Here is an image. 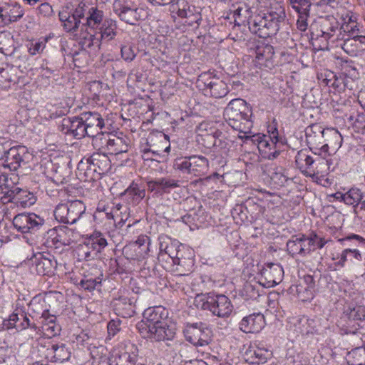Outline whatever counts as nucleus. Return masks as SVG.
<instances>
[{"label": "nucleus", "mask_w": 365, "mask_h": 365, "mask_svg": "<svg viewBox=\"0 0 365 365\" xmlns=\"http://www.w3.org/2000/svg\"><path fill=\"white\" fill-rule=\"evenodd\" d=\"M6 26L21 19L24 11L18 3L5 4L3 6Z\"/></svg>", "instance_id": "nucleus-38"}, {"label": "nucleus", "mask_w": 365, "mask_h": 365, "mask_svg": "<svg viewBox=\"0 0 365 365\" xmlns=\"http://www.w3.org/2000/svg\"><path fill=\"white\" fill-rule=\"evenodd\" d=\"M71 231L67 227H58L53 229H51L47 232L48 239H55L56 242H58L59 245H68L71 243V239L68 237V234Z\"/></svg>", "instance_id": "nucleus-42"}, {"label": "nucleus", "mask_w": 365, "mask_h": 365, "mask_svg": "<svg viewBox=\"0 0 365 365\" xmlns=\"http://www.w3.org/2000/svg\"><path fill=\"white\" fill-rule=\"evenodd\" d=\"M128 138L125 136H117L111 134L107 152L111 155L126 153L128 150Z\"/></svg>", "instance_id": "nucleus-37"}, {"label": "nucleus", "mask_w": 365, "mask_h": 365, "mask_svg": "<svg viewBox=\"0 0 365 365\" xmlns=\"http://www.w3.org/2000/svg\"><path fill=\"white\" fill-rule=\"evenodd\" d=\"M348 119L358 131L365 130V112L359 113L356 115H350Z\"/></svg>", "instance_id": "nucleus-56"}, {"label": "nucleus", "mask_w": 365, "mask_h": 365, "mask_svg": "<svg viewBox=\"0 0 365 365\" xmlns=\"http://www.w3.org/2000/svg\"><path fill=\"white\" fill-rule=\"evenodd\" d=\"M60 130L64 134L73 135L78 139L86 136L81 114L73 118H64L60 125Z\"/></svg>", "instance_id": "nucleus-25"}, {"label": "nucleus", "mask_w": 365, "mask_h": 365, "mask_svg": "<svg viewBox=\"0 0 365 365\" xmlns=\"http://www.w3.org/2000/svg\"><path fill=\"white\" fill-rule=\"evenodd\" d=\"M314 162V157L310 155L307 157V159L302 163L303 165H299L298 168L302 170V173L307 177H309L311 175V170L313 168V164Z\"/></svg>", "instance_id": "nucleus-62"}, {"label": "nucleus", "mask_w": 365, "mask_h": 365, "mask_svg": "<svg viewBox=\"0 0 365 365\" xmlns=\"http://www.w3.org/2000/svg\"><path fill=\"white\" fill-rule=\"evenodd\" d=\"M143 317L136 328L143 338L160 342L175 337V326L168 324V311L164 307H148L143 312Z\"/></svg>", "instance_id": "nucleus-1"}, {"label": "nucleus", "mask_w": 365, "mask_h": 365, "mask_svg": "<svg viewBox=\"0 0 365 365\" xmlns=\"http://www.w3.org/2000/svg\"><path fill=\"white\" fill-rule=\"evenodd\" d=\"M114 307L118 315L125 317L133 313L132 302L128 297H120L114 301Z\"/></svg>", "instance_id": "nucleus-45"}, {"label": "nucleus", "mask_w": 365, "mask_h": 365, "mask_svg": "<svg viewBox=\"0 0 365 365\" xmlns=\"http://www.w3.org/2000/svg\"><path fill=\"white\" fill-rule=\"evenodd\" d=\"M28 155L25 146L18 145L12 147L4 151L3 156L0 158V165L9 168L11 171L16 170L24 163L26 156Z\"/></svg>", "instance_id": "nucleus-12"}, {"label": "nucleus", "mask_w": 365, "mask_h": 365, "mask_svg": "<svg viewBox=\"0 0 365 365\" xmlns=\"http://www.w3.org/2000/svg\"><path fill=\"white\" fill-rule=\"evenodd\" d=\"M86 245L97 252H100L107 246L108 242L101 232L95 231L88 239Z\"/></svg>", "instance_id": "nucleus-47"}, {"label": "nucleus", "mask_w": 365, "mask_h": 365, "mask_svg": "<svg viewBox=\"0 0 365 365\" xmlns=\"http://www.w3.org/2000/svg\"><path fill=\"white\" fill-rule=\"evenodd\" d=\"M1 202L3 204L13 202L17 206L26 208L35 203L36 197L33 193L27 190L15 187L6 191L2 197H1Z\"/></svg>", "instance_id": "nucleus-14"}, {"label": "nucleus", "mask_w": 365, "mask_h": 365, "mask_svg": "<svg viewBox=\"0 0 365 365\" xmlns=\"http://www.w3.org/2000/svg\"><path fill=\"white\" fill-rule=\"evenodd\" d=\"M160 142L164 144L160 149H152L151 146L149 148L144 147L141 148L143 153L142 157L145 160H155L158 162H163L167 159V155L170 150V141L167 138V135L161 133L160 134Z\"/></svg>", "instance_id": "nucleus-21"}, {"label": "nucleus", "mask_w": 365, "mask_h": 365, "mask_svg": "<svg viewBox=\"0 0 365 365\" xmlns=\"http://www.w3.org/2000/svg\"><path fill=\"white\" fill-rule=\"evenodd\" d=\"M184 336L187 341L194 346H205L212 341V331L202 322L187 324L185 330Z\"/></svg>", "instance_id": "nucleus-9"}, {"label": "nucleus", "mask_w": 365, "mask_h": 365, "mask_svg": "<svg viewBox=\"0 0 365 365\" xmlns=\"http://www.w3.org/2000/svg\"><path fill=\"white\" fill-rule=\"evenodd\" d=\"M158 239L160 242L158 259H164V256L168 255L173 262L174 259H176L182 254L181 248L183 247L178 241L172 240L167 235L160 236Z\"/></svg>", "instance_id": "nucleus-20"}, {"label": "nucleus", "mask_w": 365, "mask_h": 365, "mask_svg": "<svg viewBox=\"0 0 365 365\" xmlns=\"http://www.w3.org/2000/svg\"><path fill=\"white\" fill-rule=\"evenodd\" d=\"M99 38L100 40L110 41L116 36L117 24L115 20L107 19L103 24L99 27Z\"/></svg>", "instance_id": "nucleus-43"}, {"label": "nucleus", "mask_w": 365, "mask_h": 365, "mask_svg": "<svg viewBox=\"0 0 365 365\" xmlns=\"http://www.w3.org/2000/svg\"><path fill=\"white\" fill-rule=\"evenodd\" d=\"M113 10L122 21L130 25H135L144 12L143 9L133 0H115Z\"/></svg>", "instance_id": "nucleus-8"}, {"label": "nucleus", "mask_w": 365, "mask_h": 365, "mask_svg": "<svg viewBox=\"0 0 365 365\" xmlns=\"http://www.w3.org/2000/svg\"><path fill=\"white\" fill-rule=\"evenodd\" d=\"M85 135L94 136L105 126L104 120L97 112H84L81 113Z\"/></svg>", "instance_id": "nucleus-17"}, {"label": "nucleus", "mask_w": 365, "mask_h": 365, "mask_svg": "<svg viewBox=\"0 0 365 365\" xmlns=\"http://www.w3.org/2000/svg\"><path fill=\"white\" fill-rule=\"evenodd\" d=\"M247 361H250L251 364H263L267 360L269 354L267 350L255 347L250 348L245 352Z\"/></svg>", "instance_id": "nucleus-44"}, {"label": "nucleus", "mask_w": 365, "mask_h": 365, "mask_svg": "<svg viewBox=\"0 0 365 365\" xmlns=\"http://www.w3.org/2000/svg\"><path fill=\"white\" fill-rule=\"evenodd\" d=\"M289 323V329L297 335L309 336L317 331L315 321L304 316L293 317Z\"/></svg>", "instance_id": "nucleus-18"}, {"label": "nucleus", "mask_w": 365, "mask_h": 365, "mask_svg": "<svg viewBox=\"0 0 365 365\" xmlns=\"http://www.w3.org/2000/svg\"><path fill=\"white\" fill-rule=\"evenodd\" d=\"M173 264L177 265L175 271L178 275L185 276L191 272L193 266V260L190 257H184L181 254L176 259H174Z\"/></svg>", "instance_id": "nucleus-46"}, {"label": "nucleus", "mask_w": 365, "mask_h": 365, "mask_svg": "<svg viewBox=\"0 0 365 365\" xmlns=\"http://www.w3.org/2000/svg\"><path fill=\"white\" fill-rule=\"evenodd\" d=\"M32 261L38 274L51 276L54 274L57 262L51 254L38 253Z\"/></svg>", "instance_id": "nucleus-22"}, {"label": "nucleus", "mask_w": 365, "mask_h": 365, "mask_svg": "<svg viewBox=\"0 0 365 365\" xmlns=\"http://www.w3.org/2000/svg\"><path fill=\"white\" fill-rule=\"evenodd\" d=\"M250 9L247 7L244 9L243 7L239 6L236 9L233 13L235 25L240 26L241 24L244 23L245 19L247 18Z\"/></svg>", "instance_id": "nucleus-57"}, {"label": "nucleus", "mask_w": 365, "mask_h": 365, "mask_svg": "<svg viewBox=\"0 0 365 365\" xmlns=\"http://www.w3.org/2000/svg\"><path fill=\"white\" fill-rule=\"evenodd\" d=\"M288 177L284 174V170L282 167L276 168L271 175V180L277 186H284L288 180Z\"/></svg>", "instance_id": "nucleus-53"}, {"label": "nucleus", "mask_w": 365, "mask_h": 365, "mask_svg": "<svg viewBox=\"0 0 365 365\" xmlns=\"http://www.w3.org/2000/svg\"><path fill=\"white\" fill-rule=\"evenodd\" d=\"M303 281L306 284V287L304 288L305 290L307 292H309L310 294L312 295L316 286V282L314 277L310 274H307L304 277Z\"/></svg>", "instance_id": "nucleus-64"}, {"label": "nucleus", "mask_w": 365, "mask_h": 365, "mask_svg": "<svg viewBox=\"0 0 365 365\" xmlns=\"http://www.w3.org/2000/svg\"><path fill=\"white\" fill-rule=\"evenodd\" d=\"M256 59L262 66L271 68L274 66V47L269 44L261 43L256 46Z\"/></svg>", "instance_id": "nucleus-30"}, {"label": "nucleus", "mask_w": 365, "mask_h": 365, "mask_svg": "<svg viewBox=\"0 0 365 365\" xmlns=\"http://www.w3.org/2000/svg\"><path fill=\"white\" fill-rule=\"evenodd\" d=\"M123 195L129 203L136 205L145 197V190L138 183L133 182L124 191Z\"/></svg>", "instance_id": "nucleus-39"}, {"label": "nucleus", "mask_w": 365, "mask_h": 365, "mask_svg": "<svg viewBox=\"0 0 365 365\" xmlns=\"http://www.w3.org/2000/svg\"><path fill=\"white\" fill-rule=\"evenodd\" d=\"M87 11V5L80 3L75 9L70 11H62L58 14L59 19L63 24V27L67 32H76L79 28L82 30L81 20L84 19Z\"/></svg>", "instance_id": "nucleus-10"}, {"label": "nucleus", "mask_w": 365, "mask_h": 365, "mask_svg": "<svg viewBox=\"0 0 365 365\" xmlns=\"http://www.w3.org/2000/svg\"><path fill=\"white\" fill-rule=\"evenodd\" d=\"M312 4L314 3L310 0H299L297 4L294 6V9L298 14H309V7Z\"/></svg>", "instance_id": "nucleus-63"}, {"label": "nucleus", "mask_w": 365, "mask_h": 365, "mask_svg": "<svg viewBox=\"0 0 365 365\" xmlns=\"http://www.w3.org/2000/svg\"><path fill=\"white\" fill-rule=\"evenodd\" d=\"M82 24V31L87 30L88 28L94 29L98 28L103 22L104 13L102 10L96 6L88 7L87 6V11Z\"/></svg>", "instance_id": "nucleus-33"}, {"label": "nucleus", "mask_w": 365, "mask_h": 365, "mask_svg": "<svg viewBox=\"0 0 365 365\" xmlns=\"http://www.w3.org/2000/svg\"><path fill=\"white\" fill-rule=\"evenodd\" d=\"M260 284L267 288H270L279 284L283 279L284 270L282 267L277 263H267L261 270Z\"/></svg>", "instance_id": "nucleus-15"}, {"label": "nucleus", "mask_w": 365, "mask_h": 365, "mask_svg": "<svg viewBox=\"0 0 365 365\" xmlns=\"http://www.w3.org/2000/svg\"><path fill=\"white\" fill-rule=\"evenodd\" d=\"M43 224L44 220L34 213L19 214L13 220L14 227L22 233L34 232Z\"/></svg>", "instance_id": "nucleus-13"}, {"label": "nucleus", "mask_w": 365, "mask_h": 365, "mask_svg": "<svg viewBox=\"0 0 365 365\" xmlns=\"http://www.w3.org/2000/svg\"><path fill=\"white\" fill-rule=\"evenodd\" d=\"M86 207L81 200L59 203L54 210L55 219L65 224H75L85 213Z\"/></svg>", "instance_id": "nucleus-7"}, {"label": "nucleus", "mask_w": 365, "mask_h": 365, "mask_svg": "<svg viewBox=\"0 0 365 365\" xmlns=\"http://www.w3.org/2000/svg\"><path fill=\"white\" fill-rule=\"evenodd\" d=\"M86 160L88 165V169L93 170L99 174L108 172L110 168V160L108 155L104 153H94Z\"/></svg>", "instance_id": "nucleus-29"}, {"label": "nucleus", "mask_w": 365, "mask_h": 365, "mask_svg": "<svg viewBox=\"0 0 365 365\" xmlns=\"http://www.w3.org/2000/svg\"><path fill=\"white\" fill-rule=\"evenodd\" d=\"M46 43V41L45 40L31 42L29 46V53L33 56L40 53L45 48Z\"/></svg>", "instance_id": "nucleus-61"}, {"label": "nucleus", "mask_w": 365, "mask_h": 365, "mask_svg": "<svg viewBox=\"0 0 365 365\" xmlns=\"http://www.w3.org/2000/svg\"><path fill=\"white\" fill-rule=\"evenodd\" d=\"M364 309L359 307L354 308H349L345 311L346 315L351 320H362L364 319L365 315L364 314Z\"/></svg>", "instance_id": "nucleus-58"}, {"label": "nucleus", "mask_w": 365, "mask_h": 365, "mask_svg": "<svg viewBox=\"0 0 365 365\" xmlns=\"http://www.w3.org/2000/svg\"><path fill=\"white\" fill-rule=\"evenodd\" d=\"M120 53L122 58L125 61L128 62L132 61L136 56V53L134 51L131 45H125L121 46Z\"/></svg>", "instance_id": "nucleus-60"}, {"label": "nucleus", "mask_w": 365, "mask_h": 365, "mask_svg": "<svg viewBox=\"0 0 365 365\" xmlns=\"http://www.w3.org/2000/svg\"><path fill=\"white\" fill-rule=\"evenodd\" d=\"M79 45L84 50L90 48L93 46L100 47L101 40L99 37L96 36V34L90 32H86L82 34L78 42Z\"/></svg>", "instance_id": "nucleus-50"}, {"label": "nucleus", "mask_w": 365, "mask_h": 365, "mask_svg": "<svg viewBox=\"0 0 365 365\" xmlns=\"http://www.w3.org/2000/svg\"><path fill=\"white\" fill-rule=\"evenodd\" d=\"M137 346L131 344L127 351L109 359V365H136L138 357Z\"/></svg>", "instance_id": "nucleus-32"}, {"label": "nucleus", "mask_w": 365, "mask_h": 365, "mask_svg": "<svg viewBox=\"0 0 365 365\" xmlns=\"http://www.w3.org/2000/svg\"><path fill=\"white\" fill-rule=\"evenodd\" d=\"M251 115L252 108L241 98L230 101L224 110V117L229 125L244 135L250 133L252 128Z\"/></svg>", "instance_id": "nucleus-3"}, {"label": "nucleus", "mask_w": 365, "mask_h": 365, "mask_svg": "<svg viewBox=\"0 0 365 365\" xmlns=\"http://www.w3.org/2000/svg\"><path fill=\"white\" fill-rule=\"evenodd\" d=\"M208 124L202 123L197 128L196 140L198 144L206 148H211L216 144V136H221L222 133L217 129L210 128L207 130Z\"/></svg>", "instance_id": "nucleus-24"}, {"label": "nucleus", "mask_w": 365, "mask_h": 365, "mask_svg": "<svg viewBox=\"0 0 365 365\" xmlns=\"http://www.w3.org/2000/svg\"><path fill=\"white\" fill-rule=\"evenodd\" d=\"M338 41H342L343 43L341 45V48L349 55H356L359 51L356 40L353 37H345L344 36H336Z\"/></svg>", "instance_id": "nucleus-51"}, {"label": "nucleus", "mask_w": 365, "mask_h": 365, "mask_svg": "<svg viewBox=\"0 0 365 365\" xmlns=\"http://www.w3.org/2000/svg\"><path fill=\"white\" fill-rule=\"evenodd\" d=\"M110 136L111 133H103L101 131L94 136H91L93 138V146L98 150L107 151Z\"/></svg>", "instance_id": "nucleus-48"}, {"label": "nucleus", "mask_w": 365, "mask_h": 365, "mask_svg": "<svg viewBox=\"0 0 365 365\" xmlns=\"http://www.w3.org/2000/svg\"><path fill=\"white\" fill-rule=\"evenodd\" d=\"M326 243L327 241L324 239L319 237L316 233L312 232L307 237V246H310L312 251H314L316 247L322 249Z\"/></svg>", "instance_id": "nucleus-54"}, {"label": "nucleus", "mask_w": 365, "mask_h": 365, "mask_svg": "<svg viewBox=\"0 0 365 365\" xmlns=\"http://www.w3.org/2000/svg\"><path fill=\"white\" fill-rule=\"evenodd\" d=\"M148 187L152 190L169 193L171 190L179 187L178 180L170 178H160L148 182Z\"/></svg>", "instance_id": "nucleus-36"}, {"label": "nucleus", "mask_w": 365, "mask_h": 365, "mask_svg": "<svg viewBox=\"0 0 365 365\" xmlns=\"http://www.w3.org/2000/svg\"><path fill=\"white\" fill-rule=\"evenodd\" d=\"M197 83L205 93L216 98H222L228 93L225 82L210 73H201Z\"/></svg>", "instance_id": "nucleus-11"}, {"label": "nucleus", "mask_w": 365, "mask_h": 365, "mask_svg": "<svg viewBox=\"0 0 365 365\" xmlns=\"http://www.w3.org/2000/svg\"><path fill=\"white\" fill-rule=\"evenodd\" d=\"M324 130L317 125H312L309 129L306 130L307 143L319 150L318 153H321V157L326 158L327 155H329L328 153L329 145L327 143L322 145L323 142L319 140L324 138Z\"/></svg>", "instance_id": "nucleus-19"}, {"label": "nucleus", "mask_w": 365, "mask_h": 365, "mask_svg": "<svg viewBox=\"0 0 365 365\" xmlns=\"http://www.w3.org/2000/svg\"><path fill=\"white\" fill-rule=\"evenodd\" d=\"M341 68L343 73L347 77L351 79L358 78L359 73L352 61H343L341 64Z\"/></svg>", "instance_id": "nucleus-52"}, {"label": "nucleus", "mask_w": 365, "mask_h": 365, "mask_svg": "<svg viewBox=\"0 0 365 365\" xmlns=\"http://www.w3.org/2000/svg\"><path fill=\"white\" fill-rule=\"evenodd\" d=\"M330 165V160L321 157V153H314V162L309 177L314 180L324 178L329 171Z\"/></svg>", "instance_id": "nucleus-31"}, {"label": "nucleus", "mask_w": 365, "mask_h": 365, "mask_svg": "<svg viewBox=\"0 0 365 365\" xmlns=\"http://www.w3.org/2000/svg\"><path fill=\"white\" fill-rule=\"evenodd\" d=\"M344 203L356 207L361 201L362 192L357 187H351L344 193Z\"/></svg>", "instance_id": "nucleus-49"}, {"label": "nucleus", "mask_w": 365, "mask_h": 365, "mask_svg": "<svg viewBox=\"0 0 365 365\" xmlns=\"http://www.w3.org/2000/svg\"><path fill=\"white\" fill-rule=\"evenodd\" d=\"M2 326L4 329H10L14 328L18 331L28 328L36 331L34 322H31L26 312L18 309L13 312L8 319L4 320Z\"/></svg>", "instance_id": "nucleus-16"}, {"label": "nucleus", "mask_w": 365, "mask_h": 365, "mask_svg": "<svg viewBox=\"0 0 365 365\" xmlns=\"http://www.w3.org/2000/svg\"><path fill=\"white\" fill-rule=\"evenodd\" d=\"M102 279L101 277H90L85 279H83L80 282V286L86 290L88 291H93L94 290L98 285H100L101 284Z\"/></svg>", "instance_id": "nucleus-55"}, {"label": "nucleus", "mask_w": 365, "mask_h": 365, "mask_svg": "<svg viewBox=\"0 0 365 365\" xmlns=\"http://www.w3.org/2000/svg\"><path fill=\"white\" fill-rule=\"evenodd\" d=\"M46 357L51 358L53 362H63L71 357V352L65 344H52L46 349Z\"/></svg>", "instance_id": "nucleus-34"}, {"label": "nucleus", "mask_w": 365, "mask_h": 365, "mask_svg": "<svg viewBox=\"0 0 365 365\" xmlns=\"http://www.w3.org/2000/svg\"><path fill=\"white\" fill-rule=\"evenodd\" d=\"M49 313L46 309L45 299L39 297H34L29 304V313L27 314L31 322L36 324L37 330L38 322Z\"/></svg>", "instance_id": "nucleus-27"}, {"label": "nucleus", "mask_w": 365, "mask_h": 365, "mask_svg": "<svg viewBox=\"0 0 365 365\" xmlns=\"http://www.w3.org/2000/svg\"><path fill=\"white\" fill-rule=\"evenodd\" d=\"M287 249L289 254L293 257L297 255L304 257L312 252L310 246H307V237L304 235L299 237L292 236L287 242Z\"/></svg>", "instance_id": "nucleus-28"}, {"label": "nucleus", "mask_w": 365, "mask_h": 365, "mask_svg": "<svg viewBox=\"0 0 365 365\" xmlns=\"http://www.w3.org/2000/svg\"><path fill=\"white\" fill-rule=\"evenodd\" d=\"M243 143L255 145L259 153L269 160L276 158L279 155V151L276 149L278 142L277 131L272 132V136L261 135L259 133L252 135L247 134L239 135Z\"/></svg>", "instance_id": "nucleus-5"}, {"label": "nucleus", "mask_w": 365, "mask_h": 365, "mask_svg": "<svg viewBox=\"0 0 365 365\" xmlns=\"http://www.w3.org/2000/svg\"><path fill=\"white\" fill-rule=\"evenodd\" d=\"M264 325V315L261 313H257L243 317L239 324V328L245 333H258Z\"/></svg>", "instance_id": "nucleus-26"}, {"label": "nucleus", "mask_w": 365, "mask_h": 365, "mask_svg": "<svg viewBox=\"0 0 365 365\" xmlns=\"http://www.w3.org/2000/svg\"><path fill=\"white\" fill-rule=\"evenodd\" d=\"M194 304L198 309L210 311L220 318L228 317L232 312L233 305L224 294H200L195 297Z\"/></svg>", "instance_id": "nucleus-4"}, {"label": "nucleus", "mask_w": 365, "mask_h": 365, "mask_svg": "<svg viewBox=\"0 0 365 365\" xmlns=\"http://www.w3.org/2000/svg\"><path fill=\"white\" fill-rule=\"evenodd\" d=\"M320 28V36L327 40H331L332 42L338 41L336 38L339 31V22L334 16H327L320 17L318 21Z\"/></svg>", "instance_id": "nucleus-23"}, {"label": "nucleus", "mask_w": 365, "mask_h": 365, "mask_svg": "<svg viewBox=\"0 0 365 365\" xmlns=\"http://www.w3.org/2000/svg\"><path fill=\"white\" fill-rule=\"evenodd\" d=\"M41 329L49 337L58 334L61 331L60 326L56 323V317L50 313L38 322L36 331Z\"/></svg>", "instance_id": "nucleus-35"}, {"label": "nucleus", "mask_w": 365, "mask_h": 365, "mask_svg": "<svg viewBox=\"0 0 365 365\" xmlns=\"http://www.w3.org/2000/svg\"><path fill=\"white\" fill-rule=\"evenodd\" d=\"M345 21L341 25L339 24V31L336 36H344L345 37H354L357 34H359V29L358 24L356 21V18L353 16H346L344 19Z\"/></svg>", "instance_id": "nucleus-40"}, {"label": "nucleus", "mask_w": 365, "mask_h": 365, "mask_svg": "<svg viewBox=\"0 0 365 365\" xmlns=\"http://www.w3.org/2000/svg\"><path fill=\"white\" fill-rule=\"evenodd\" d=\"M286 19L284 8L276 4L271 6L266 13L258 14L249 22L250 31L260 38H267L276 35Z\"/></svg>", "instance_id": "nucleus-2"}, {"label": "nucleus", "mask_w": 365, "mask_h": 365, "mask_svg": "<svg viewBox=\"0 0 365 365\" xmlns=\"http://www.w3.org/2000/svg\"><path fill=\"white\" fill-rule=\"evenodd\" d=\"M16 70L12 67L0 68V88L7 90L17 81Z\"/></svg>", "instance_id": "nucleus-41"}, {"label": "nucleus", "mask_w": 365, "mask_h": 365, "mask_svg": "<svg viewBox=\"0 0 365 365\" xmlns=\"http://www.w3.org/2000/svg\"><path fill=\"white\" fill-rule=\"evenodd\" d=\"M37 14L43 18H51L54 15L52 6L48 3L41 4L37 8Z\"/></svg>", "instance_id": "nucleus-59"}, {"label": "nucleus", "mask_w": 365, "mask_h": 365, "mask_svg": "<svg viewBox=\"0 0 365 365\" xmlns=\"http://www.w3.org/2000/svg\"><path fill=\"white\" fill-rule=\"evenodd\" d=\"M208 166V160L202 155L178 158L175 160L173 165L175 170L195 177L206 174Z\"/></svg>", "instance_id": "nucleus-6"}]
</instances>
